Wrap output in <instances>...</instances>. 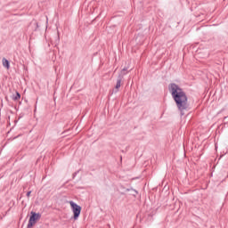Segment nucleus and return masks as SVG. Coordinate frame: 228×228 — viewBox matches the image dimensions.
<instances>
[{"instance_id":"obj_1","label":"nucleus","mask_w":228,"mask_h":228,"mask_svg":"<svg viewBox=\"0 0 228 228\" xmlns=\"http://www.w3.org/2000/svg\"><path fill=\"white\" fill-rule=\"evenodd\" d=\"M173 99L180 111L188 110V96L177 85L172 86Z\"/></svg>"},{"instance_id":"obj_2","label":"nucleus","mask_w":228,"mask_h":228,"mask_svg":"<svg viewBox=\"0 0 228 228\" xmlns=\"http://www.w3.org/2000/svg\"><path fill=\"white\" fill-rule=\"evenodd\" d=\"M69 205L73 213V220H78L79 216H81V206L72 200L69 201Z\"/></svg>"},{"instance_id":"obj_3","label":"nucleus","mask_w":228,"mask_h":228,"mask_svg":"<svg viewBox=\"0 0 228 228\" xmlns=\"http://www.w3.org/2000/svg\"><path fill=\"white\" fill-rule=\"evenodd\" d=\"M40 218H42V215L40 213L31 211L30 216L28 219V224L35 225V224H37V222H38V220H40Z\"/></svg>"},{"instance_id":"obj_4","label":"nucleus","mask_w":228,"mask_h":228,"mask_svg":"<svg viewBox=\"0 0 228 228\" xmlns=\"http://www.w3.org/2000/svg\"><path fill=\"white\" fill-rule=\"evenodd\" d=\"M120 189L124 190V191L120 192L121 195H126V192H127V191H131L130 195H133V197H136V195H138V191L133 189V187L126 189L124 186H121Z\"/></svg>"},{"instance_id":"obj_5","label":"nucleus","mask_w":228,"mask_h":228,"mask_svg":"<svg viewBox=\"0 0 228 228\" xmlns=\"http://www.w3.org/2000/svg\"><path fill=\"white\" fill-rule=\"evenodd\" d=\"M123 79H124V75L118 76V79H117V83H116V86H115L116 90H118V88H120Z\"/></svg>"},{"instance_id":"obj_6","label":"nucleus","mask_w":228,"mask_h":228,"mask_svg":"<svg viewBox=\"0 0 228 228\" xmlns=\"http://www.w3.org/2000/svg\"><path fill=\"white\" fill-rule=\"evenodd\" d=\"M2 63L5 69H10V61H8L6 58H3Z\"/></svg>"},{"instance_id":"obj_7","label":"nucleus","mask_w":228,"mask_h":228,"mask_svg":"<svg viewBox=\"0 0 228 228\" xmlns=\"http://www.w3.org/2000/svg\"><path fill=\"white\" fill-rule=\"evenodd\" d=\"M127 69H128L127 67H125L124 69H122L118 76H123V77L124 76H126V74L129 72L127 71Z\"/></svg>"},{"instance_id":"obj_8","label":"nucleus","mask_w":228,"mask_h":228,"mask_svg":"<svg viewBox=\"0 0 228 228\" xmlns=\"http://www.w3.org/2000/svg\"><path fill=\"white\" fill-rule=\"evenodd\" d=\"M19 99H20V94L16 92V94L12 95V101H19Z\"/></svg>"},{"instance_id":"obj_9","label":"nucleus","mask_w":228,"mask_h":228,"mask_svg":"<svg viewBox=\"0 0 228 228\" xmlns=\"http://www.w3.org/2000/svg\"><path fill=\"white\" fill-rule=\"evenodd\" d=\"M168 91L170 94H172V83L168 84Z\"/></svg>"},{"instance_id":"obj_10","label":"nucleus","mask_w":228,"mask_h":228,"mask_svg":"<svg viewBox=\"0 0 228 228\" xmlns=\"http://www.w3.org/2000/svg\"><path fill=\"white\" fill-rule=\"evenodd\" d=\"M34 224H31L30 223L28 224L27 228H33Z\"/></svg>"},{"instance_id":"obj_11","label":"nucleus","mask_w":228,"mask_h":228,"mask_svg":"<svg viewBox=\"0 0 228 228\" xmlns=\"http://www.w3.org/2000/svg\"><path fill=\"white\" fill-rule=\"evenodd\" d=\"M77 174H79V171H77L73 174V177H76V175H77Z\"/></svg>"},{"instance_id":"obj_12","label":"nucleus","mask_w":228,"mask_h":228,"mask_svg":"<svg viewBox=\"0 0 228 228\" xmlns=\"http://www.w3.org/2000/svg\"><path fill=\"white\" fill-rule=\"evenodd\" d=\"M30 195H31V191H28L27 192V197H30Z\"/></svg>"},{"instance_id":"obj_13","label":"nucleus","mask_w":228,"mask_h":228,"mask_svg":"<svg viewBox=\"0 0 228 228\" xmlns=\"http://www.w3.org/2000/svg\"><path fill=\"white\" fill-rule=\"evenodd\" d=\"M57 42H60V36H58L57 37Z\"/></svg>"}]
</instances>
